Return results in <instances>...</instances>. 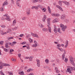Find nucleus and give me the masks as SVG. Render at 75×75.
I'll return each mask as SVG.
<instances>
[{"instance_id":"obj_1","label":"nucleus","mask_w":75,"mask_h":75,"mask_svg":"<svg viewBox=\"0 0 75 75\" xmlns=\"http://www.w3.org/2000/svg\"><path fill=\"white\" fill-rule=\"evenodd\" d=\"M70 63L71 64L74 66L75 67H71V68L70 67H69L68 69H67V71L70 74H71L72 72H71V71H72L73 70H74V71H75V64H74V61L72 60H70Z\"/></svg>"},{"instance_id":"obj_2","label":"nucleus","mask_w":75,"mask_h":75,"mask_svg":"<svg viewBox=\"0 0 75 75\" xmlns=\"http://www.w3.org/2000/svg\"><path fill=\"white\" fill-rule=\"evenodd\" d=\"M47 24L48 25H47V26L48 27V30L49 31V32L50 33H51V28L49 25H50V18H48L47 20Z\"/></svg>"},{"instance_id":"obj_3","label":"nucleus","mask_w":75,"mask_h":75,"mask_svg":"<svg viewBox=\"0 0 75 75\" xmlns=\"http://www.w3.org/2000/svg\"><path fill=\"white\" fill-rule=\"evenodd\" d=\"M0 65H2V66H4L5 67H6V66H8V67H10V64H8L3 63V62H1Z\"/></svg>"},{"instance_id":"obj_4","label":"nucleus","mask_w":75,"mask_h":75,"mask_svg":"<svg viewBox=\"0 0 75 75\" xmlns=\"http://www.w3.org/2000/svg\"><path fill=\"white\" fill-rule=\"evenodd\" d=\"M36 61L37 62V66L38 67H40V60L37 59Z\"/></svg>"},{"instance_id":"obj_5","label":"nucleus","mask_w":75,"mask_h":75,"mask_svg":"<svg viewBox=\"0 0 75 75\" xmlns=\"http://www.w3.org/2000/svg\"><path fill=\"white\" fill-rule=\"evenodd\" d=\"M31 33L32 35V36H33V37H37V38H39V37H38V36L37 34H35L32 33Z\"/></svg>"},{"instance_id":"obj_6","label":"nucleus","mask_w":75,"mask_h":75,"mask_svg":"<svg viewBox=\"0 0 75 75\" xmlns=\"http://www.w3.org/2000/svg\"><path fill=\"white\" fill-rule=\"evenodd\" d=\"M62 2L63 3H64V4H65L67 6H69V3L68 2L66 1H63Z\"/></svg>"},{"instance_id":"obj_7","label":"nucleus","mask_w":75,"mask_h":75,"mask_svg":"<svg viewBox=\"0 0 75 75\" xmlns=\"http://www.w3.org/2000/svg\"><path fill=\"white\" fill-rule=\"evenodd\" d=\"M54 31L55 33H57V26L55 25H54Z\"/></svg>"},{"instance_id":"obj_8","label":"nucleus","mask_w":75,"mask_h":75,"mask_svg":"<svg viewBox=\"0 0 75 75\" xmlns=\"http://www.w3.org/2000/svg\"><path fill=\"white\" fill-rule=\"evenodd\" d=\"M56 7H57V8H59V10H61V11H63V9H62V8L60 7L59 5H57L56 6Z\"/></svg>"},{"instance_id":"obj_9","label":"nucleus","mask_w":75,"mask_h":75,"mask_svg":"<svg viewBox=\"0 0 75 75\" xmlns=\"http://www.w3.org/2000/svg\"><path fill=\"white\" fill-rule=\"evenodd\" d=\"M6 42L7 43L5 44V47L6 48H8V42H9L8 41V40H6Z\"/></svg>"},{"instance_id":"obj_10","label":"nucleus","mask_w":75,"mask_h":75,"mask_svg":"<svg viewBox=\"0 0 75 75\" xmlns=\"http://www.w3.org/2000/svg\"><path fill=\"white\" fill-rule=\"evenodd\" d=\"M17 0V1H16V4H17L18 7H20V4H19V3H18V1H20L21 0Z\"/></svg>"},{"instance_id":"obj_11","label":"nucleus","mask_w":75,"mask_h":75,"mask_svg":"<svg viewBox=\"0 0 75 75\" xmlns=\"http://www.w3.org/2000/svg\"><path fill=\"white\" fill-rule=\"evenodd\" d=\"M33 8H35L36 10H38V7L36 6H32V9H33Z\"/></svg>"},{"instance_id":"obj_12","label":"nucleus","mask_w":75,"mask_h":75,"mask_svg":"<svg viewBox=\"0 0 75 75\" xmlns=\"http://www.w3.org/2000/svg\"><path fill=\"white\" fill-rule=\"evenodd\" d=\"M61 19L62 20H64L65 18V16L64 15H62L61 17Z\"/></svg>"},{"instance_id":"obj_13","label":"nucleus","mask_w":75,"mask_h":75,"mask_svg":"<svg viewBox=\"0 0 75 75\" xmlns=\"http://www.w3.org/2000/svg\"><path fill=\"white\" fill-rule=\"evenodd\" d=\"M34 58L33 56H30L29 57V61H32V60H33V59Z\"/></svg>"},{"instance_id":"obj_14","label":"nucleus","mask_w":75,"mask_h":75,"mask_svg":"<svg viewBox=\"0 0 75 75\" xmlns=\"http://www.w3.org/2000/svg\"><path fill=\"white\" fill-rule=\"evenodd\" d=\"M7 4H8L7 2V1H5V2H4V4H3V6H6V5H7Z\"/></svg>"},{"instance_id":"obj_15","label":"nucleus","mask_w":75,"mask_h":75,"mask_svg":"<svg viewBox=\"0 0 75 75\" xmlns=\"http://www.w3.org/2000/svg\"><path fill=\"white\" fill-rule=\"evenodd\" d=\"M16 23V20H15L13 22V25H15Z\"/></svg>"},{"instance_id":"obj_16","label":"nucleus","mask_w":75,"mask_h":75,"mask_svg":"<svg viewBox=\"0 0 75 75\" xmlns=\"http://www.w3.org/2000/svg\"><path fill=\"white\" fill-rule=\"evenodd\" d=\"M16 23V20H15L13 22V25H15Z\"/></svg>"},{"instance_id":"obj_17","label":"nucleus","mask_w":75,"mask_h":75,"mask_svg":"<svg viewBox=\"0 0 75 75\" xmlns=\"http://www.w3.org/2000/svg\"><path fill=\"white\" fill-rule=\"evenodd\" d=\"M41 10H42L43 12H45V11H47V9L46 8H44L42 9Z\"/></svg>"},{"instance_id":"obj_18","label":"nucleus","mask_w":75,"mask_h":75,"mask_svg":"<svg viewBox=\"0 0 75 75\" xmlns=\"http://www.w3.org/2000/svg\"><path fill=\"white\" fill-rule=\"evenodd\" d=\"M4 8V6H3L0 9V10H1V11H4L3 8Z\"/></svg>"},{"instance_id":"obj_19","label":"nucleus","mask_w":75,"mask_h":75,"mask_svg":"<svg viewBox=\"0 0 75 75\" xmlns=\"http://www.w3.org/2000/svg\"><path fill=\"white\" fill-rule=\"evenodd\" d=\"M0 33H1V35H4V32L3 31L1 30H0Z\"/></svg>"},{"instance_id":"obj_20","label":"nucleus","mask_w":75,"mask_h":75,"mask_svg":"<svg viewBox=\"0 0 75 75\" xmlns=\"http://www.w3.org/2000/svg\"><path fill=\"white\" fill-rule=\"evenodd\" d=\"M0 74L1 75H4V73L3 72V71L2 70H1L0 71Z\"/></svg>"},{"instance_id":"obj_21","label":"nucleus","mask_w":75,"mask_h":75,"mask_svg":"<svg viewBox=\"0 0 75 75\" xmlns=\"http://www.w3.org/2000/svg\"><path fill=\"white\" fill-rule=\"evenodd\" d=\"M59 5L61 6H62V1H59Z\"/></svg>"},{"instance_id":"obj_22","label":"nucleus","mask_w":75,"mask_h":75,"mask_svg":"<svg viewBox=\"0 0 75 75\" xmlns=\"http://www.w3.org/2000/svg\"><path fill=\"white\" fill-rule=\"evenodd\" d=\"M45 62H46V64H48V62H49V60L48 59H46L45 60Z\"/></svg>"},{"instance_id":"obj_23","label":"nucleus","mask_w":75,"mask_h":75,"mask_svg":"<svg viewBox=\"0 0 75 75\" xmlns=\"http://www.w3.org/2000/svg\"><path fill=\"white\" fill-rule=\"evenodd\" d=\"M19 74H20L21 75H24V72L23 71H22L21 72H19L18 73Z\"/></svg>"},{"instance_id":"obj_24","label":"nucleus","mask_w":75,"mask_h":75,"mask_svg":"<svg viewBox=\"0 0 75 75\" xmlns=\"http://www.w3.org/2000/svg\"><path fill=\"white\" fill-rule=\"evenodd\" d=\"M57 19H54L53 21V23H57Z\"/></svg>"},{"instance_id":"obj_25","label":"nucleus","mask_w":75,"mask_h":75,"mask_svg":"<svg viewBox=\"0 0 75 75\" xmlns=\"http://www.w3.org/2000/svg\"><path fill=\"white\" fill-rule=\"evenodd\" d=\"M33 3H36V2H37L38 1V0H33Z\"/></svg>"},{"instance_id":"obj_26","label":"nucleus","mask_w":75,"mask_h":75,"mask_svg":"<svg viewBox=\"0 0 75 75\" xmlns=\"http://www.w3.org/2000/svg\"><path fill=\"white\" fill-rule=\"evenodd\" d=\"M8 74H9L10 75H13V73H12L11 72H10L9 71H8Z\"/></svg>"},{"instance_id":"obj_27","label":"nucleus","mask_w":75,"mask_h":75,"mask_svg":"<svg viewBox=\"0 0 75 75\" xmlns=\"http://www.w3.org/2000/svg\"><path fill=\"white\" fill-rule=\"evenodd\" d=\"M65 55L64 54H62V59L63 60H64V58H65Z\"/></svg>"},{"instance_id":"obj_28","label":"nucleus","mask_w":75,"mask_h":75,"mask_svg":"<svg viewBox=\"0 0 75 75\" xmlns=\"http://www.w3.org/2000/svg\"><path fill=\"white\" fill-rule=\"evenodd\" d=\"M47 29L46 28H44L42 29L43 31H47Z\"/></svg>"},{"instance_id":"obj_29","label":"nucleus","mask_w":75,"mask_h":75,"mask_svg":"<svg viewBox=\"0 0 75 75\" xmlns=\"http://www.w3.org/2000/svg\"><path fill=\"white\" fill-rule=\"evenodd\" d=\"M29 42H30V43L32 42V41H33V40L29 38Z\"/></svg>"},{"instance_id":"obj_30","label":"nucleus","mask_w":75,"mask_h":75,"mask_svg":"<svg viewBox=\"0 0 75 75\" xmlns=\"http://www.w3.org/2000/svg\"><path fill=\"white\" fill-rule=\"evenodd\" d=\"M11 29H8V30H7V33H10V31H11Z\"/></svg>"},{"instance_id":"obj_31","label":"nucleus","mask_w":75,"mask_h":75,"mask_svg":"<svg viewBox=\"0 0 75 75\" xmlns=\"http://www.w3.org/2000/svg\"><path fill=\"white\" fill-rule=\"evenodd\" d=\"M4 51H5V52H8V50L6 48H4Z\"/></svg>"},{"instance_id":"obj_32","label":"nucleus","mask_w":75,"mask_h":75,"mask_svg":"<svg viewBox=\"0 0 75 75\" xmlns=\"http://www.w3.org/2000/svg\"><path fill=\"white\" fill-rule=\"evenodd\" d=\"M3 42H4V41H1L0 42V44L1 45H3Z\"/></svg>"},{"instance_id":"obj_33","label":"nucleus","mask_w":75,"mask_h":75,"mask_svg":"<svg viewBox=\"0 0 75 75\" xmlns=\"http://www.w3.org/2000/svg\"><path fill=\"white\" fill-rule=\"evenodd\" d=\"M69 58L70 59V61H71V60H72L73 59V58L71 56H69Z\"/></svg>"},{"instance_id":"obj_34","label":"nucleus","mask_w":75,"mask_h":75,"mask_svg":"<svg viewBox=\"0 0 75 75\" xmlns=\"http://www.w3.org/2000/svg\"><path fill=\"white\" fill-rule=\"evenodd\" d=\"M59 50V51H61V52H63V51H64L63 49H62V48H60Z\"/></svg>"},{"instance_id":"obj_35","label":"nucleus","mask_w":75,"mask_h":75,"mask_svg":"<svg viewBox=\"0 0 75 75\" xmlns=\"http://www.w3.org/2000/svg\"><path fill=\"white\" fill-rule=\"evenodd\" d=\"M59 14H55V17H59Z\"/></svg>"},{"instance_id":"obj_36","label":"nucleus","mask_w":75,"mask_h":75,"mask_svg":"<svg viewBox=\"0 0 75 75\" xmlns=\"http://www.w3.org/2000/svg\"><path fill=\"white\" fill-rule=\"evenodd\" d=\"M12 44H13V45H15V44H17V42L14 41L12 42Z\"/></svg>"},{"instance_id":"obj_37","label":"nucleus","mask_w":75,"mask_h":75,"mask_svg":"<svg viewBox=\"0 0 75 75\" xmlns=\"http://www.w3.org/2000/svg\"><path fill=\"white\" fill-rule=\"evenodd\" d=\"M64 25H63L62 24H60V27L61 28L62 27H64Z\"/></svg>"},{"instance_id":"obj_38","label":"nucleus","mask_w":75,"mask_h":75,"mask_svg":"<svg viewBox=\"0 0 75 75\" xmlns=\"http://www.w3.org/2000/svg\"><path fill=\"white\" fill-rule=\"evenodd\" d=\"M27 14L28 15H30V11H26Z\"/></svg>"},{"instance_id":"obj_39","label":"nucleus","mask_w":75,"mask_h":75,"mask_svg":"<svg viewBox=\"0 0 75 75\" xmlns=\"http://www.w3.org/2000/svg\"><path fill=\"white\" fill-rule=\"evenodd\" d=\"M13 37H10L8 39V41H10L9 40H10V39H13Z\"/></svg>"},{"instance_id":"obj_40","label":"nucleus","mask_w":75,"mask_h":75,"mask_svg":"<svg viewBox=\"0 0 75 75\" xmlns=\"http://www.w3.org/2000/svg\"><path fill=\"white\" fill-rule=\"evenodd\" d=\"M26 19V18L25 17H23L22 18V20H25Z\"/></svg>"},{"instance_id":"obj_41","label":"nucleus","mask_w":75,"mask_h":75,"mask_svg":"<svg viewBox=\"0 0 75 75\" xmlns=\"http://www.w3.org/2000/svg\"><path fill=\"white\" fill-rule=\"evenodd\" d=\"M10 52H14V50L13 49H11L10 50Z\"/></svg>"},{"instance_id":"obj_42","label":"nucleus","mask_w":75,"mask_h":75,"mask_svg":"<svg viewBox=\"0 0 75 75\" xmlns=\"http://www.w3.org/2000/svg\"><path fill=\"white\" fill-rule=\"evenodd\" d=\"M26 44V42H24L21 43V44H22V45H24V44Z\"/></svg>"},{"instance_id":"obj_43","label":"nucleus","mask_w":75,"mask_h":75,"mask_svg":"<svg viewBox=\"0 0 75 75\" xmlns=\"http://www.w3.org/2000/svg\"><path fill=\"white\" fill-rule=\"evenodd\" d=\"M64 52L63 54L65 55L66 54V51L65 50H64Z\"/></svg>"},{"instance_id":"obj_44","label":"nucleus","mask_w":75,"mask_h":75,"mask_svg":"<svg viewBox=\"0 0 75 75\" xmlns=\"http://www.w3.org/2000/svg\"><path fill=\"white\" fill-rule=\"evenodd\" d=\"M33 47H36L37 46V44H35L33 45Z\"/></svg>"},{"instance_id":"obj_45","label":"nucleus","mask_w":75,"mask_h":75,"mask_svg":"<svg viewBox=\"0 0 75 75\" xmlns=\"http://www.w3.org/2000/svg\"><path fill=\"white\" fill-rule=\"evenodd\" d=\"M62 31H65V29H64V28H62Z\"/></svg>"},{"instance_id":"obj_46","label":"nucleus","mask_w":75,"mask_h":75,"mask_svg":"<svg viewBox=\"0 0 75 75\" xmlns=\"http://www.w3.org/2000/svg\"><path fill=\"white\" fill-rule=\"evenodd\" d=\"M5 19L6 20H7V21H10V18H5Z\"/></svg>"},{"instance_id":"obj_47","label":"nucleus","mask_w":75,"mask_h":75,"mask_svg":"<svg viewBox=\"0 0 75 75\" xmlns=\"http://www.w3.org/2000/svg\"><path fill=\"white\" fill-rule=\"evenodd\" d=\"M65 62H67L68 61V59L67 58H65V59H64Z\"/></svg>"},{"instance_id":"obj_48","label":"nucleus","mask_w":75,"mask_h":75,"mask_svg":"<svg viewBox=\"0 0 75 75\" xmlns=\"http://www.w3.org/2000/svg\"><path fill=\"white\" fill-rule=\"evenodd\" d=\"M39 7L41 8V10H42V5H39Z\"/></svg>"},{"instance_id":"obj_49","label":"nucleus","mask_w":75,"mask_h":75,"mask_svg":"<svg viewBox=\"0 0 75 75\" xmlns=\"http://www.w3.org/2000/svg\"><path fill=\"white\" fill-rule=\"evenodd\" d=\"M18 57L20 58V57L21 56V54H18Z\"/></svg>"},{"instance_id":"obj_50","label":"nucleus","mask_w":75,"mask_h":75,"mask_svg":"<svg viewBox=\"0 0 75 75\" xmlns=\"http://www.w3.org/2000/svg\"><path fill=\"white\" fill-rule=\"evenodd\" d=\"M1 27H2V28H5V26L4 25H2L1 26Z\"/></svg>"},{"instance_id":"obj_51","label":"nucleus","mask_w":75,"mask_h":75,"mask_svg":"<svg viewBox=\"0 0 75 75\" xmlns=\"http://www.w3.org/2000/svg\"><path fill=\"white\" fill-rule=\"evenodd\" d=\"M51 15L52 16H55V13H52Z\"/></svg>"},{"instance_id":"obj_52","label":"nucleus","mask_w":75,"mask_h":75,"mask_svg":"<svg viewBox=\"0 0 75 75\" xmlns=\"http://www.w3.org/2000/svg\"><path fill=\"white\" fill-rule=\"evenodd\" d=\"M40 27H41V28H42L43 27H44V25H42L40 24Z\"/></svg>"},{"instance_id":"obj_53","label":"nucleus","mask_w":75,"mask_h":75,"mask_svg":"<svg viewBox=\"0 0 75 75\" xmlns=\"http://www.w3.org/2000/svg\"><path fill=\"white\" fill-rule=\"evenodd\" d=\"M30 8H28L27 9L26 11H30Z\"/></svg>"},{"instance_id":"obj_54","label":"nucleus","mask_w":75,"mask_h":75,"mask_svg":"<svg viewBox=\"0 0 75 75\" xmlns=\"http://www.w3.org/2000/svg\"><path fill=\"white\" fill-rule=\"evenodd\" d=\"M66 44L67 45H68V41L67 40L66 41Z\"/></svg>"},{"instance_id":"obj_55","label":"nucleus","mask_w":75,"mask_h":75,"mask_svg":"<svg viewBox=\"0 0 75 75\" xmlns=\"http://www.w3.org/2000/svg\"><path fill=\"white\" fill-rule=\"evenodd\" d=\"M34 75V73H31L30 74H28V75Z\"/></svg>"},{"instance_id":"obj_56","label":"nucleus","mask_w":75,"mask_h":75,"mask_svg":"<svg viewBox=\"0 0 75 75\" xmlns=\"http://www.w3.org/2000/svg\"><path fill=\"white\" fill-rule=\"evenodd\" d=\"M12 3L14 4V1L13 0H11Z\"/></svg>"},{"instance_id":"obj_57","label":"nucleus","mask_w":75,"mask_h":75,"mask_svg":"<svg viewBox=\"0 0 75 75\" xmlns=\"http://www.w3.org/2000/svg\"><path fill=\"white\" fill-rule=\"evenodd\" d=\"M1 20H5V18L2 17L1 18Z\"/></svg>"},{"instance_id":"obj_58","label":"nucleus","mask_w":75,"mask_h":75,"mask_svg":"<svg viewBox=\"0 0 75 75\" xmlns=\"http://www.w3.org/2000/svg\"><path fill=\"white\" fill-rule=\"evenodd\" d=\"M30 69H28L27 70V72H30Z\"/></svg>"},{"instance_id":"obj_59","label":"nucleus","mask_w":75,"mask_h":75,"mask_svg":"<svg viewBox=\"0 0 75 75\" xmlns=\"http://www.w3.org/2000/svg\"><path fill=\"white\" fill-rule=\"evenodd\" d=\"M24 35V34H21L20 35L19 37H22V36H23Z\"/></svg>"},{"instance_id":"obj_60","label":"nucleus","mask_w":75,"mask_h":75,"mask_svg":"<svg viewBox=\"0 0 75 75\" xmlns=\"http://www.w3.org/2000/svg\"><path fill=\"white\" fill-rule=\"evenodd\" d=\"M45 19H46L45 18H43V19H42L43 21L45 22Z\"/></svg>"},{"instance_id":"obj_61","label":"nucleus","mask_w":75,"mask_h":75,"mask_svg":"<svg viewBox=\"0 0 75 75\" xmlns=\"http://www.w3.org/2000/svg\"><path fill=\"white\" fill-rule=\"evenodd\" d=\"M63 28H64L65 30V29H67V27L66 26H64Z\"/></svg>"},{"instance_id":"obj_62","label":"nucleus","mask_w":75,"mask_h":75,"mask_svg":"<svg viewBox=\"0 0 75 75\" xmlns=\"http://www.w3.org/2000/svg\"><path fill=\"white\" fill-rule=\"evenodd\" d=\"M57 73H59V71L58 70H56Z\"/></svg>"},{"instance_id":"obj_63","label":"nucleus","mask_w":75,"mask_h":75,"mask_svg":"<svg viewBox=\"0 0 75 75\" xmlns=\"http://www.w3.org/2000/svg\"><path fill=\"white\" fill-rule=\"evenodd\" d=\"M57 47H61V45L58 44L57 45Z\"/></svg>"},{"instance_id":"obj_64","label":"nucleus","mask_w":75,"mask_h":75,"mask_svg":"<svg viewBox=\"0 0 75 75\" xmlns=\"http://www.w3.org/2000/svg\"><path fill=\"white\" fill-rule=\"evenodd\" d=\"M29 58V57H27L25 58V59H28Z\"/></svg>"}]
</instances>
